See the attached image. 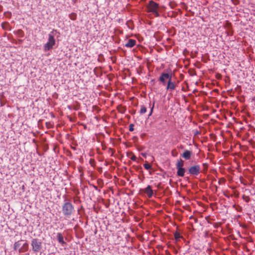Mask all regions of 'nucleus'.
Instances as JSON below:
<instances>
[{"label": "nucleus", "instance_id": "c85d7f7f", "mask_svg": "<svg viewBox=\"0 0 255 255\" xmlns=\"http://www.w3.org/2000/svg\"><path fill=\"white\" fill-rule=\"evenodd\" d=\"M194 220H195V222H197V221H198V220L196 218L194 219Z\"/></svg>", "mask_w": 255, "mask_h": 255}, {"label": "nucleus", "instance_id": "1a4fd4ad", "mask_svg": "<svg viewBox=\"0 0 255 255\" xmlns=\"http://www.w3.org/2000/svg\"><path fill=\"white\" fill-rule=\"evenodd\" d=\"M57 239L58 242L62 245H66V243L64 241V237L62 234L60 233L57 234Z\"/></svg>", "mask_w": 255, "mask_h": 255}, {"label": "nucleus", "instance_id": "f257e3e1", "mask_svg": "<svg viewBox=\"0 0 255 255\" xmlns=\"http://www.w3.org/2000/svg\"><path fill=\"white\" fill-rule=\"evenodd\" d=\"M58 34L59 36L60 33L56 29H53L49 34L47 42L43 45V50L45 52L51 50L56 44L55 37Z\"/></svg>", "mask_w": 255, "mask_h": 255}, {"label": "nucleus", "instance_id": "412c9836", "mask_svg": "<svg viewBox=\"0 0 255 255\" xmlns=\"http://www.w3.org/2000/svg\"><path fill=\"white\" fill-rule=\"evenodd\" d=\"M129 154L131 155V156L129 157V155L128 156L131 159V160L132 161H135L136 160V157L135 155H134L132 152H130Z\"/></svg>", "mask_w": 255, "mask_h": 255}, {"label": "nucleus", "instance_id": "20e7f679", "mask_svg": "<svg viewBox=\"0 0 255 255\" xmlns=\"http://www.w3.org/2000/svg\"><path fill=\"white\" fill-rule=\"evenodd\" d=\"M31 245L34 253H38L42 249V242L38 239H33Z\"/></svg>", "mask_w": 255, "mask_h": 255}, {"label": "nucleus", "instance_id": "423d86ee", "mask_svg": "<svg viewBox=\"0 0 255 255\" xmlns=\"http://www.w3.org/2000/svg\"><path fill=\"white\" fill-rule=\"evenodd\" d=\"M143 192L147 194L149 198H151L153 195V192L152 190L151 186L148 185L146 188L143 189Z\"/></svg>", "mask_w": 255, "mask_h": 255}, {"label": "nucleus", "instance_id": "bb28decb", "mask_svg": "<svg viewBox=\"0 0 255 255\" xmlns=\"http://www.w3.org/2000/svg\"><path fill=\"white\" fill-rule=\"evenodd\" d=\"M93 187L96 190H97L98 189V187L96 186H95V185H93Z\"/></svg>", "mask_w": 255, "mask_h": 255}, {"label": "nucleus", "instance_id": "39448f33", "mask_svg": "<svg viewBox=\"0 0 255 255\" xmlns=\"http://www.w3.org/2000/svg\"><path fill=\"white\" fill-rule=\"evenodd\" d=\"M201 170V167L199 165H195L190 167L188 169V173L191 175H198Z\"/></svg>", "mask_w": 255, "mask_h": 255}, {"label": "nucleus", "instance_id": "7ed1b4c3", "mask_svg": "<svg viewBox=\"0 0 255 255\" xmlns=\"http://www.w3.org/2000/svg\"><path fill=\"white\" fill-rule=\"evenodd\" d=\"M158 4L152 0L149 1L148 4L147 5L148 11L152 12L155 15V16H159V15L158 12Z\"/></svg>", "mask_w": 255, "mask_h": 255}, {"label": "nucleus", "instance_id": "a211bd4d", "mask_svg": "<svg viewBox=\"0 0 255 255\" xmlns=\"http://www.w3.org/2000/svg\"><path fill=\"white\" fill-rule=\"evenodd\" d=\"M146 112V108L144 106H141L140 110V114H143Z\"/></svg>", "mask_w": 255, "mask_h": 255}, {"label": "nucleus", "instance_id": "ddd939ff", "mask_svg": "<svg viewBox=\"0 0 255 255\" xmlns=\"http://www.w3.org/2000/svg\"><path fill=\"white\" fill-rule=\"evenodd\" d=\"M28 245L27 243H25L22 247L19 249V253H23L26 251L28 250Z\"/></svg>", "mask_w": 255, "mask_h": 255}, {"label": "nucleus", "instance_id": "6ab92c4d", "mask_svg": "<svg viewBox=\"0 0 255 255\" xmlns=\"http://www.w3.org/2000/svg\"><path fill=\"white\" fill-rule=\"evenodd\" d=\"M143 166L147 170H149L151 168V165L150 164L147 163L144 164Z\"/></svg>", "mask_w": 255, "mask_h": 255}, {"label": "nucleus", "instance_id": "393cba45", "mask_svg": "<svg viewBox=\"0 0 255 255\" xmlns=\"http://www.w3.org/2000/svg\"><path fill=\"white\" fill-rule=\"evenodd\" d=\"M233 2V3L235 5H237L239 3V1L238 0H231Z\"/></svg>", "mask_w": 255, "mask_h": 255}, {"label": "nucleus", "instance_id": "9b49d317", "mask_svg": "<svg viewBox=\"0 0 255 255\" xmlns=\"http://www.w3.org/2000/svg\"><path fill=\"white\" fill-rule=\"evenodd\" d=\"M177 175L180 177H183L185 172V169L183 167L177 168Z\"/></svg>", "mask_w": 255, "mask_h": 255}, {"label": "nucleus", "instance_id": "b1692460", "mask_svg": "<svg viewBox=\"0 0 255 255\" xmlns=\"http://www.w3.org/2000/svg\"><path fill=\"white\" fill-rule=\"evenodd\" d=\"M133 127H134V126H133V124H131L129 125V131H132L134 130Z\"/></svg>", "mask_w": 255, "mask_h": 255}, {"label": "nucleus", "instance_id": "f3484780", "mask_svg": "<svg viewBox=\"0 0 255 255\" xmlns=\"http://www.w3.org/2000/svg\"><path fill=\"white\" fill-rule=\"evenodd\" d=\"M20 245H21V244L20 243V241L15 242L14 244V250H17L19 248Z\"/></svg>", "mask_w": 255, "mask_h": 255}, {"label": "nucleus", "instance_id": "9d476101", "mask_svg": "<svg viewBox=\"0 0 255 255\" xmlns=\"http://www.w3.org/2000/svg\"><path fill=\"white\" fill-rule=\"evenodd\" d=\"M136 44V40L134 39H130L128 40L125 46L127 47L131 48L133 47Z\"/></svg>", "mask_w": 255, "mask_h": 255}, {"label": "nucleus", "instance_id": "c756f323", "mask_svg": "<svg viewBox=\"0 0 255 255\" xmlns=\"http://www.w3.org/2000/svg\"><path fill=\"white\" fill-rule=\"evenodd\" d=\"M7 13L11 14V13L9 12H7Z\"/></svg>", "mask_w": 255, "mask_h": 255}, {"label": "nucleus", "instance_id": "0eeeda50", "mask_svg": "<svg viewBox=\"0 0 255 255\" xmlns=\"http://www.w3.org/2000/svg\"><path fill=\"white\" fill-rule=\"evenodd\" d=\"M176 88V85L172 81V78L168 81L167 85L166 87L167 90L173 91L175 90Z\"/></svg>", "mask_w": 255, "mask_h": 255}, {"label": "nucleus", "instance_id": "aec40b11", "mask_svg": "<svg viewBox=\"0 0 255 255\" xmlns=\"http://www.w3.org/2000/svg\"><path fill=\"white\" fill-rule=\"evenodd\" d=\"M158 80L163 85H165L166 84L165 80L161 76H160Z\"/></svg>", "mask_w": 255, "mask_h": 255}, {"label": "nucleus", "instance_id": "2eb2a0df", "mask_svg": "<svg viewBox=\"0 0 255 255\" xmlns=\"http://www.w3.org/2000/svg\"><path fill=\"white\" fill-rule=\"evenodd\" d=\"M174 238L176 241H179L182 237L180 235V234L177 232H176L174 234Z\"/></svg>", "mask_w": 255, "mask_h": 255}, {"label": "nucleus", "instance_id": "cd10ccee", "mask_svg": "<svg viewBox=\"0 0 255 255\" xmlns=\"http://www.w3.org/2000/svg\"><path fill=\"white\" fill-rule=\"evenodd\" d=\"M141 155H142L143 157H146V154H145V153H141Z\"/></svg>", "mask_w": 255, "mask_h": 255}, {"label": "nucleus", "instance_id": "dca6fc26", "mask_svg": "<svg viewBox=\"0 0 255 255\" xmlns=\"http://www.w3.org/2000/svg\"><path fill=\"white\" fill-rule=\"evenodd\" d=\"M69 17L71 20H75L77 17V14L75 13L72 12L69 15Z\"/></svg>", "mask_w": 255, "mask_h": 255}, {"label": "nucleus", "instance_id": "5701e85b", "mask_svg": "<svg viewBox=\"0 0 255 255\" xmlns=\"http://www.w3.org/2000/svg\"><path fill=\"white\" fill-rule=\"evenodd\" d=\"M171 154H172V156L175 157V156H176L177 155L178 153L177 152L176 150L174 149V150H172Z\"/></svg>", "mask_w": 255, "mask_h": 255}, {"label": "nucleus", "instance_id": "4be33fe9", "mask_svg": "<svg viewBox=\"0 0 255 255\" xmlns=\"http://www.w3.org/2000/svg\"><path fill=\"white\" fill-rule=\"evenodd\" d=\"M243 198L245 200L246 202H249V201L250 200V198L249 196H245V195H244L243 196Z\"/></svg>", "mask_w": 255, "mask_h": 255}, {"label": "nucleus", "instance_id": "f03ea898", "mask_svg": "<svg viewBox=\"0 0 255 255\" xmlns=\"http://www.w3.org/2000/svg\"><path fill=\"white\" fill-rule=\"evenodd\" d=\"M74 211V207L72 204L65 199L62 206V212L64 216L70 217Z\"/></svg>", "mask_w": 255, "mask_h": 255}, {"label": "nucleus", "instance_id": "6e6552de", "mask_svg": "<svg viewBox=\"0 0 255 255\" xmlns=\"http://www.w3.org/2000/svg\"><path fill=\"white\" fill-rule=\"evenodd\" d=\"M192 152L191 151L185 150L181 154V156L186 160H189L191 158Z\"/></svg>", "mask_w": 255, "mask_h": 255}, {"label": "nucleus", "instance_id": "4468645a", "mask_svg": "<svg viewBox=\"0 0 255 255\" xmlns=\"http://www.w3.org/2000/svg\"><path fill=\"white\" fill-rule=\"evenodd\" d=\"M184 161L182 159H180L177 161L176 164V167L177 168H180V167H183L184 166Z\"/></svg>", "mask_w": 255, "mask_h": 255}, {"label": "nucleus", "instance_id": "a878e982", "mask_svg": "<svg viewBox=\"0 0 255 255\" xmlns=\"http://www.w3.org/2000/svg\"><path fill=\"white\" fill-rule=\"evenodd\" d=\"M153 107H154V105H153L152 107L151 108L150 113H149L148 116H150L152 115V112H153Z\"/></svg>", "mask_w": 255, "mask_h": 255}, {"label": "nucleus", "instance_id": "f8f14e48", "mask_svg": "<svg viewBox=\"0 0 255 255\" xmlns=\"http://www.w3.org/2000/svg\"><path fill=\"white\" fill-rule=\"evenodd\" d=\"M161 77L163 78L164 79L166 80L167 79L168 81L169 80V79H171L172 78V73H161Z\"/></svg>", "mask_w": 255, "mask_h": 255}]
</instances>
